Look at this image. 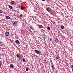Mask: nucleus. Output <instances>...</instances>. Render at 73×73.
<instances>
[{"mask_svg": "<svg viewBox=\"0 0 73 73\" xmlns=\"http://www.w3.org/2000/svg\"><path fill=\"white\" fill-rule=\"evenodd\" d=\"M14 65L13 64H11L10 66V68H13Z\"/></svg>", "mask_w": 73, "mask_h": 73, "instance_id": "12", "label": "nucleus"}, {"mask_svg": "<svg viewBox=\"0 0 73 73\" xmlns=\"http://www.w3.org/2000/svg\"><path fill=\"white\" fill-rule=\"evenodd\" d=\"M3 12V11L0 10V13H2Z\"/></svg>", "mask_w": 73, "mask_h": 73, "instance_id": "18", "label": "nucleus"}, {"mask_svg": "<svg viewBox=\"0 0 73 73\" xmlns=\"http://www.w3.org/2000/svg\"><path fill=\"white\" fill-rule=\"evenodd\" d=\"M38 27L39 28H44V27L42 26V25H40L38 26Z\"/></svg>", "mask_w": 73, "mask_h": 73, "instance_id": "4", "label": "nucleus"}, {"mask_svg": "<svg viewBox=\"0 0 73 73\" xmlns=\"http://www.w3.org/2000/svg\"><path fill=\"white\" fill-rule=\"evenodd\" d=\"M30 28L31 29H33V27H32V26L30 27Z\"/></svg>", "mask_w": 73, "mask_h": 73, "instance_id": "21", "label": "nucleus"}, {"mask_svg": "<svg viewBox=\"0 0 73 73\" xmlns=\"http://www.w3.org/2000/svg\"><path fill=\"white\" fill-rule=\"evenodd\" d=\"M56 59H58V56H57L56 57Z\"/></svg>", "mask_w": 73, "mask_h": 73, "instance_id": "20", "label": "nucleus"}, {"mask_svg": "<svg viewBox=\"0 0 73 73\" xmlns=\"http://www.w3.org/2000/svg\"><path fill=\"white\" fill-rule=\"evenodd\" d=\"M17 58H19V54H17Z\"/></svg>", "mask_w": 73, "mask_h": 73, "instance_id": "14", "label": "nucleus"}, {"mask_svg": "<svg viewBox=\"0 0 73 73\" xmlns=\"http://www.w3.org/2000/svg\"><path fill=\"white\" fill-rule=\"evenodd\" d=\"M42 1H45V0H42Z\"/></svg>", "mask_w": 73, "mask_h": 73, "instance_id": "27", "label": "nucleus"}, {"mask_svg": "<svg viewBox=\"0 0 73 73\" xmlns=\"http://www.w3.org/2000/svg\"><path fill=\"white\" fill-rule=\"evenodd\" d=\"M22 61H23V62H25L26 61H25V59H24V58H23Z\"/></svg>", "mask_w": 73, "mask_h": 73, "instance_id": "15", "label": "nucleus"}, {"mask_svg": "<svg viewBox=\"0 0 73 73\" xmlns=\"http://www.w3.org/2000/svg\"><path fill=\"white\" fill-rule=\"evenodd\" d=\"M17 24V23L16 22H14L13 23V25H16Z\"/></svg>", "mask_w": 73, "mask_h": 73, "instance_id": "17", "label": "nucleus"}, {"mask_svg": "<svg viewBox=\"0 0 73 73\" xmlns=\"http://www.w3.org/2000/svg\"><path fill=\"white\" fill-rule=\"evenodd\" d=\"M5 35L6 36H9V32L7 31L5 33Z\"/></svg>", "mask_w": 73, "mask_h": 73, "instance_id": "5", "label": "nucleus"}, {"mask_svg": "<svg viewBox=\"0 0 73 73\" xmlns=\"http://www.w3.org/2000/svg\"><path fill=\"white\" fill-rule=\"evenodd\" d=\"M47 29L48 31H50V28L49 27H48Z\"/></svg>", "mask_w": 73, "mask_h": 73, "instance_id": "13", "label": "nucleus"}, {"mask_svg": "<svg viewBox=\"0 0 73 73\" xmlns=\"http://www.w3.org/2000/svg\"><path fill=\"white\" fill-rule=\"evenodd\" d=\"M52 23L53 24H56V23H55V22H52Z\"/></svg>", "mask_w": 73, "mask_h": 73, "instance_id": "22", "label": "nucleus"}, {"mask_svg": "<svg viewBox=\"0 0 73 73\" xmlns=\"http://www.w3.org/2000/svg\"><path fill=\"white\" fill-rule=\"evenodd\" d=\"M29 70V68H28L27 67L26 68V71H28Z\"/></svg>", "mask_w": 73, "mask_h": 73, "instance_id": "16", "label": "nucleus"}, {"mask_svg": "<svg viewBox=\"0 0 73 73\" xmlns=\"http://www.w3.org/2000/svg\"><path fill=\"white\" fill-rule=\"evenodd\" d=\"M19 43V40H17L15 41V43H16V44H18Z\"/></svg>", "mask_w": 73, "mask_h": 73, "instance_id": "11", "label": "nucleus"}, {"mask_svg": "<svg viewBox=\"0 0 73 73\" xmlns=\"http://www.w3.org/2000/svg\"><path fill=\"white\" fill-rule=\"evenodd\" d=\"M52 64L51 65V67L52 69H54V65H53V63H52Z\"/></svg>", "mask_w": 73, "mask_h": 73, "instance_id": "7", "label": "nucleus"}, {"mask_svg": "<svg viewBox=\"0 0 73 73\" xmlns=\"http://www.w3.org/2000/svg\"><path fill=\"white\" fill-rule=\"evenodd\" d=\"M15 3V2L14 1H11V3H10V4H11V5H13V4H14Z\"/></svg>", "mask_w": 73, "mask_h": 73, "instance_id": "6", "label": "nucleus"}, {"mask_svg": "<svg viewBox=\"0 0 73 73\" xmlns=\"http://www.w3.org/2000/svg\"><path fill=\"white\" fill-rule=\"evenodd\" d=\"M46 10L48 12H49V11L51 10V9H50V8H49V7H47L46 9Z\"/></svg>", "mask_w": 73, "mask_h": 73, "instance_id": "3", "label": "nucleus"}, {"mask_svg": "<svg viewBox=\"0 0 73 73\" xmlns=\"http://www.w3.org/2000/svg\"><path fill=\"white\" fill-rule=\"evenodd\" d=\"M9 8H10V9H13V7L11 5H9Z\"/></svg>", "mask_w": 73, "mask_h": 73, "instance_id": "9", "label": "nucleus"}, {"mask_svg": "<svg viewBox=\"0 0 73 73\" xmlns=\"http://www.w3.org/2000/svg\"><path fill=\"white\" fill-rule=\"evenodd\" d=\"M1 65V62H0V66Z\"/></svg>", "mask_w": 73, "mask_h": 73, "instance_id": "26", "label": "nucleus"}, {"mask_svg": "<svg viewBox=\"0 0 73 73\" xmlns=\"http://www.w3.org/2000/svg\"><path fill=\"white\" fill-rule=\"evenodd\" d=\"M34 52H35L37 54H39L40 53V52L37 50H35Z\"/></svg>", "mask_w": 73, "mask_h": 73, "instance_id": "1", "label": "nucleus"}, {"mask_svg": "<svg viewBox=\"0 0 73 73\" xmlns=\"http://www.w3.org/2000/svg\"><path fill=\"white\" fill-rule=\"evenodd\" d=\"M20 16L21 17H23V15H22V14H21L20 15Z\"/></svg>", "mask_w": 73, "mask_h": 73, "instance_id": "24", "label": "nucleus"}, {"mask_svg": "<svg viewBox=\"0 0 73 73\" xmlns=\"http://www.w3.org/2000/svg\"><path fill=\"white\" fill-rule=\"evenodd\" d=\"M72 71L73 72V69H72Z\"/></svg>", "mask_w": 73, "mask_h": 73, "instance_id": "29", "label": "nucleus"}, {"mask_svg": "<svg viewBox=\"0 0 73 73\" xmlns=\"http://www.w3.org/2000/svg\"><path fill=\"white\" fill-rule=\"evenodd\" d=\"M42 31H44V32H45V31L43 29H42Z\"/></svg>", "mask_w": 73, "mask_h": 73, "instance_id": "28", "label": "nucleus"}, {"mask_svg": "<svg viewBox=\"0 0 73 73\" xmlns=\"http://www.w3.org/2000/svg\"><path fill=\"white\" fill-rule=\"evenodd\" d=\"M54 41L55 42L57 43L58 41V39L57 38H54Z\"/></svg>", "mask_w": 73, "mask_h": 73, "instance_id": "2", "label": "nucleus"}, {"mask_svg": "<svg viewBox=\"0 0 73 73\" xmlns=\"http://www.w3.org/2000/svg\"><path fill=\"white\" fill-rule=\"evenodd\" d=\"M6 19L7 20H9V19H10V17L9 16H6Z\"/></svg>", "mask_w": 73, "mask_h": 73, "instance_id": "8", "label": "nucleus"}, {"mask_svg": "<svg viewBox=\"0 0 73 73\" xmlns=\"http://www.w3.org/2000/svg\"><path fill=\"white\" fill-rule=\"evenodd\" d=\"M60 28H61V29H64V28H65V27H64V26L63 25H61L60 26Z\"/></svg>", "mask_w": 73, "mask_h": 73, "instance_id": "10", "label": "nucleus"}, {"mask_svg": "<svg viewBox=\"0 0 73 73\" xmlns=\"http://www.w3.org/2000/svg\"><path fill=\"white\" fill-rule=\"evenodd\" d=\"M72 69H73V65H72L71 66Z\"/></svg>", "mask_w": 73, "mask_h": 73, "instance_id": "23", "label": "nucleus"}, {"mask_svg": "<svg viewBox=\"0 0 73 73\" xmlns=\"http://www.w3.org/2000/svg\"><path fill=\"white\" fill-rule=\"evenodd\" d=\"M20 8L21 9H22V10H23V9H24V7L21 6V8Z\"/></svg>", "mask_w": 73, "mask_h": 73, "instance_id": "19", "label": "nucleus"}, {"mask_svg": "<svg viewBox=\"0 0 73 73\" xmlns=\"http://www.w3.org/2000/svg\"><path fill=\"white\" fill-rule=\"evenodd\" d=\"M50 41H52V38H50Z\"/></svg>", "mask_w": 73, "mask_h": 73, "instance_id": "25", "label": "nucleus"}]
</instances>
